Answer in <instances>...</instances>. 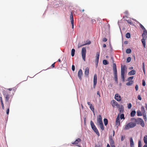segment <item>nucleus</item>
I'll return each instance as SVG.
<instances>
[{"instance_id":"nucleus-1","label":"nucleus","mask_w":147,"mask_h":147,"mask_svg":"<svg viewBox=\"0 0 147 147\" xmlns=\"http://www.w3.org/2000/svg\"><path fill=\"white\" fill-rule=\"evenodd\" d=\"M134 120L138 124H140L142 127H144V123L142 119L140 118L136 119L134 118H131V121H134Z\"/></svg>"},{"instance_id":"nucleus-2","label":"nucleus","mask_w":147,"mask_h":147,"mask_svg":"<svg viewBox=\"0 0 147 147\" xmlns=\"http://www.w3.org/2000/svg\"><path fill=\"white\" fill-rule=\"evenodd\" d=\"M136 123L133 122H130L125 125L124 129L125 130H127L130 128H133L136 126Z\"/></svg>"},{"instance_id":"nucleus-3","label":"nucleus","mask_w":147,"mask_h":147,"mask_svg":"<svg viewBox=\"0 0 147 147\" xmlns=\"http://www.w3.org/2000/svg\"><path fill=\"white\" fill-rule=\"evenodd\" d=\"M127 69L126 66L125 65H123L122 64L121 65V78L123 79V81L125 80L124 74L126 70Z\"/></svg>"},{"instance_id":"nucleus-4","label":"nucleus","mask_w":147,"mask_h":147,"mask_svg":"<svg viewBox=\"0 0 147 147\" xmlns=\"http://www.w3.org/2000/svg\"><path fill=\"white\" fill-rule=\"evenodd\" d=\"M90 125L92 129L96 134L98 136H100L99 133L97 129V128L96 127L94 123L92 121H91L90 122Z\"/></svg>"},{"instance_id":"nucleus-5","label":"nucleus","mask_w":147,"mask_h":147,"mask_svg":"<svg viewBox=\"0 0 147 147\" xmlns=\"http://www.w3.org/2000/svg\"><path fill=\"white\" fill-rule=\"evenodd\" d=\"M86 49L85 48L83 47L82 49V55L83 60L85 61L86 60Z\"/></svg>"},{"instance_id":"nucleus-6","label":"nucleus","mask_w":147,"mask_h":147,"mask_svg":"<svg viewBox=\"0 0 147 147\" xmlns=\"http://www.w3.org/2000/svg\"><path fill=\"white\" fill-rule=\"evenodd\" d=\"M3 95L5 97V101L7 102L8 101L10 97L9 93L7 91H4L3 92Z\"/></svg>"},{"instance_id":"nucleus-7","label":"nucleus","mask_w":147,"mask_h":147,"mask_svg":"<svg viewBox=\"0 0 147 147\" xmlns=\"http://www.w3.org/2000/svg\"><path fill=\"white\" fill-rule=\"evenodd\" d=\"M82 140L78 138L76 139L74 142H72V144L73 145H75L76 146H80L78 144L79 142H80Z\"/></svg>"},{"instance_id":"nucleus-8","label":"nucleus","mask_w":147,"mask_h":147,"mask_svg":"<svg viewBox=\"0 0 147 147\" xmlns=\"http://www.w3.org/2000/svg\"><path fill=\"white\" fill-rule=\"evenodd\" d=\"M97 82V77L96 74H95L93 78V87L94 88L96 86Z\"/></svg>"},{"instance_id":"nucleus-9","label":"nucleus","mask_w":147,"mask_h":147,"mask_svg":"<svg viewBox=\"0 0 147 147\" xmlns=\"http://www.w3.org/2000/svg\"><path fill=\"white\" fill-rule=\"evenodd\" d=\"M115 124L116 125L117 127H118L120 124L119 114L117 116Z\"/></svg>"},{"instance_id":"nucleus-10","label":"nucleus","mask_w":147,"mask_h":147,"mask_svg":"<svg viewBox=\"0 0 147 147\" xmlns=\"http://www.w3.org/2000/svg\"><path fill=\"white\" fill-rule=\"evenodd\" d=\"M97 123L99 125L102 123V117L100 115H98V117L97 119Z\"/></svg>"},{"instance_id":"nucleus-11","label":"nucleus","mask_w":147,"mask_h":147,"mask_svg":"<svg viewBox=\"0 0 147 147\" xmlns=\"http://www.w3.org/2000/svg\"><path fill=\"white\" fill-rule=\"evenodd\" d=\"M83 73L81 69H80L78 72V76L79 78L81 80L82 79V76Z\"/></svg>"},{"instance_id":"nucleus-12","label":"nucleus","mask_w":147,"mask_h":147,"mask_svg":"<svg viewBox=\"0 0 147 147\" xmlns=\"http://www.w3.org/2000/svg\"><path fill=\"white\" fill-rule=\"evenodd\" d=\"M70 17L71 19V23L72 25V28L73 29L74 27V18L72 15V12H71Z\"/></svg>"},{"instance_id":"nucleus-13","label":"nucleus","mask_w":147,"mask_h":147,"mask_svg":"<svg viewBox=\"0 0 147 147\" xmlns=\"http://www.w3.org/2000/svg\"><path fill=\"white\" fill-rule=\"evenodd\" d=\"M115 99L118 101H119L121 100V97L118 94H115Z\"/></svg>"},{"instance_id":"nucleus-14","label":"nucleus","mask_w":147,"mask_h":147,"mask_svg":"<svg viewBox=\"0 0 147 147\" xmlns=\"http://www.w3.org/2000/svg\"><path fill=\"white\" fill-rule=\"evenodd\" d=\"M142 38L146 39L147 37V32L146 30L143 31V33L142 35Z\"/></svg>"},{"instance_id":"nucleus-15","label":"nucleus","mask_w":147,"mask_h":147,"mask_svg":"<svg viewBox=\"0 0 147 147\" xmlns=\"http://www.w3.org/2000/svg\"><path fill=\"white\" fill-rule=\"evenodd\" d=\"M119 110L120 112L119 115L121 113H123L124 111V108L122 105L120 106L119 108Z\"/></svg>"},{"instance_id":"nucleus-16","label":"nucleus","mask_w":147,"mask_h":147,"mask_svg":"<svg viewBox=\"0 0 147 147\" xmlns=\"http://www.w3.org/2000/svg\"><path fill=\"white\" fill-rule=\"evenodd\" d=\"M91 42L90 41H88V42L87 43H84L83 44H80L79 43L78 45V48L82 46L85 45H90L91 44Z\"/></svg>"},{"instance_id":"nucleus-17","label":"nucleus","mask_w":147,"mask_h":147,"mask_svg":"<svg viewBox=\"0 0 147 147\" xmlns=\"http://www.w3.org/2000/svg\"><path fill=\"white\" fill-rule=\"evenodd\" d=\"M110 144L111 147H115L114 145V142L113 139H111V140H109Z\"/></svg>"},{"instance_id":"nucleus-18","label":"nucleus","mask_w":147,"mask_h":147,"mask_svg":"<svg viewBox=\"0 0 147 147\" xmlns=\"http://www.w3.org/2000/svg\"><path fill=\"white\" fill-rule=\"evenodd\" d=\"M99 56L100 53L98 52H97L96 53V59L95 60V62H97H97H98Z\"/></svg>"},{"instance_id":"nucleus-19","label":"nucleus","mask_w":147,"mask_h":147,"mask_svg":"<svg viewBox=\"0 0 147 147\" xmlns=\"http://www.w3.org/2000/svg\"><path fill=\"white\" fill-rule=\"evenodd\" d=\"M130 147H134V142L132 137L130 138Z\"/></svg>"},{"instance_id":"nucleus-20","label":"nucleus","mask_w":147,"mask_h":147,"mask_svg":"<svg viewBox=\"0 0 147 147\" xmlns=\"http://www.w3.org/2000/svg\"><path fill=\"white\" fill-rule=\"evenodd\" d=\"M89 69L88 67H86L85 69L84 72L85 75L86 76H88L89 74Z\"/></svg>"},{"instance_id":"nucleus-21","label":"nucleus","mask_w":147,"mask_h":147,"mask_svg":"<svg viewBox=\"0 0 147 147\" xmlns=\"http://www.w3.org/2000/svg\"><path fill=\"white\" fill-rule=\"evenodd\" d=\"M113 69L114 73L117 72L116 65L115 63H114L113 64Z\"/></svg>"},{"instance_id":"nucleus-22","label":"nucleus","mask_w":147,"mask_h":147,"mask_svg":"<svg viewBox=\"0 0 147 147\" xmlns=\"http://www.w3.org/2000/svg\"><path fill=\"white\" fill-rule=\"evenodd\" d=\"M111 102L112 103V105L113 107L117 105V102L114 100H112L111 101Z\"/></svg>"},{"instance_id":"nucleus-23","label":"nucleus","mask_w":147,"mask_h":147,"mask_svg":"<svg viewBox=\"0 0 147 147\" xmlns=\"http://www.w3.org/2000/svg\"><path fill=\"white\" fill-rule=\"evenodd\" d=\"M135 73L136 72L135 70H131L128 73V74L129 75H131L135 74Z\"/></svg>"},{"instance_id":"nucleus-24","label":"nucleus","mask_w":147,"mask_h":147,"mask_svg":"<svg viewBox=\"0 0 147 147\" xmlns=\"http://www.w3.org/2000/svg\"><path fill=\"white\" fill-rule=\"evenodd\" d=\"M146 39L142 38L141 40L142 42L144 48L145 47V40Z\"/></svg>"},{"instance_id":"nucleus-25","label":"nucleus","mask_w":147,"mask_h":147,"mask_svg":"<svg viewBox=\"0 0 147 147\" xmlns=\"http://www.w3.org/2000/svg\"><path fill=\"white\" fill-rule=\"evenodd\" d=\"M133 81H130L126 83V85L127 86H131L133 83Z\"/></svg>"},{"instance_id":"nucleus-26","label":"nucleus","mask_w":147,"mask_h":147,"mask_svg":"<svg viewBox=\"0 0 147 147\" xmlns=\"http://www.w3.org/2000/svg\"><path fill=\"white\" fill-rule=\"evenodd\" d=\"M114 75L115 78V81L117 82V72L114 73Z\"/></svg>"},{"instance_id":"nucleus-27","label":"nucleus","mask_w":147,"mask_h":147,"mask_svg":"<svg viewBox=\"0 0 147 147\" xmlns=\"http://www.w3.org/2000/svg\"><path fill=\"white\" fill-rule=\"evenodd\" d=\"M144 143L147 145V136L146 135L144 137Z\"/></svg>"},{"instance_id":"nucleus-28","label":"nucleus","mask_w":147,"mask_h":147,"mask_svg":"<svg viewBox=\"0 0 147 147\" xmlns=\"http://www.w3.org/2000/svg\"><path fill=\"white\" fill-rule=\"evenodd\" d=\"M136 113V112L135 111H133L131 113V116L132 117H134Z\"/></svg>"},{"instance_id":"nucleus-29","label":"nucleus","mask_w":147,"mask_h":147,"mask_svg":"<svg viewBox=\"0 0 147 147\" xmlns=\"http://www.w3.org/2000/svg\"><path fill=\"white\" fill-rule=\"evenodd\" d=\"M120 117L121 119H125L124 115L123 113H121V114H120Z\"/></svg>"},{"instance_id":"nucleus-30","label":"nucleus","mask_w":147,"mask_h":147,"mask_svg":"<svg viewBox=\"0 0 147 147\" xmlns=\"http://www.w3.org/2000/svg\"><path fill=\"white\" fill-rule=\"evenodd\" d=\"M103 120H104V122L105 125H107L108 124V121L107 119L106 118H105V119H104Z\"/></svg>"},{"instance_id":"nucleus-31","label":"nucleus","mask_w":147,"mask_h":147,"mask_svg":"<svg viewBox=\"0 0 147 147\" xmlns=\"http://www.w3.org/2000/svg\"><path fill=\"white\" fill-rule=\"evenodd\" d=\"M142 69L144 74H145V63L144 62H143L142 63Z\"/></svg>"},{"instance_id":"nucleus-32","label":"nucleus","mask_w":147,"mask_h":147,"mask_svg":"<svg viewBox=\"0 0 147 147\" xmlns=\"http://www.w3.org/2000/svg\"><path fill=\"white\" fill-rule=\"evenodd\" d=\"M75 52V50L73 49H72L71 51V55L72 57H73L74 55Z\"/></svg>"},{"instance_id":"nucleus-33","label":"nucleus","mask_w":147,"mask_h":147,"mask_svg":"<svg viewBox=\"0 0 147 147\" xmlns=\"http://www.w3.org/2000/svg\"><path fill=\"white\" fill-rule=\"evenodd\" d=\"M143 115L144 119L145 121H146V117L145 113H144V112H143Z\"/></svg>"},{"instance_id":"nucleus-34","label":"nucleus","mask_w":147,"mask_h":147,"mask_svg":"<svg viewBox=\"0 0 147 147\" xmlns=\"http://www.w3.org/2000/svg\"><path fill=\"white\" fill-rule=\"evenodd\" d=\"M103 63L105 65H106L108 64L109 63L106 60H104L103 61Z\"/></svg>"},{"instance_id":"nucleus-35","label":"nucleus","mask_w":147,"mask_h":147,"mask_svg":"<svg viewBox=\"0 0 147 147\" xmlns=\"http://www.w3.org/2000/svg\"><path fill=\"white\" fill-rule=\"evenodd\" d=\"M125 37L127 38H129L130 37V34L129 33H127L125 34Z\"/></svg>"},{"instance_id":"nucleus-36","label":"nucleus","mask_w":147,"mask_h":147,"mask_svg":"<svg viewBox=\"0 0 147 147\" xmlns=\"http://www.w3.org/2000/svg\"><path fill=\"white\" fill-rule=\"evenodd\" d=\"M100 125V128H101V129L102 130H104V126L103 125V123H102V124H99Z\"/></svg>"},{"instance_id":"nucleus-37","label":"nucleus","mask_w":147,"mask_h":147,"mask_svg":"<svg viewBox=\"0 0 147 147\" xmlns=\"http://www.w3.org/2000/svg\"><path fill=\"white\" fill-rule=\"evenodd\" d=\"M131 50L130 49H127L126 50V52L127 53H130L131 52Z\"/></svg>"},{"instance_id":"nucleus-38","label":"nucleus","mask_w":147,"mask_h":147,"mask_svg":"<svg viewBox=\"0 0 147 147\" xmlns=\"http://www.w3.org/2000/svg\"><path fill=\"white\" fill-rule=\"evenodd\" d=\"M90 108L91 110L93 112H94V106L92 105H91L90 107Z\"/></svg>"},{"instance_id":"nucleus-39","label":"nucleus","mask_w":147,"mask_h":147,"mask_svg":"<svg viewBox=\"0 0 147 147\" xmlns=\"http://www.w3.org/2000/svg\"><path fill=\"white\" fill-rule=\"evenodd\" d=\"M139 26L141 28L144 30H146L145 28L144 27V26L141 24H140Z\"/></svg>"},{"instance_id":"nucleus-40","label":"nucleus","mask_w":147,"mask_h":147,"mask_svg":"<svg viewBox=\"0 0 147 147\" xmlns=\"http://www.w3.org/2000/svg\"><path fill=\"white\" fill-rule=\"evenodd\" d=\"M137 115L138 116H142V114L141 111H137Z\"/></svg>"},{"instance_id":"nucleus-41","label":"nucleus","mask_w":147,"mask_h":147,"mask_svg":"<svg viewBox=\"0 0 147 147\" xmlns=\"http://www.w3.org/2000/svg\"><path fill=\"white\" fill-rule=\"evenodd\" d=\"M131 58L130 57H127V63L131 61Z\"/></svg>"},{"instance_id":"nucleus-42","label":"nucleus","mask_w":147,"mask_h":147,"mask_svg":"<svg viewBox=\"0 0 147 147\" xmlns=\"http://www.w3.org/2000/svg\"><path fill=\"white\" fill-rule=\"evenodd\" d=\"M141 142L140 140H139L138 142V147H141Z\"/></svg>"},{"instance_id":"nucleus-43","label":"nucleus","mask_w":147,"mask_h":147,"mask_svg":"<svg viewBox=\"0 0 147 147\" xmlns=\"http://www.w3.org/2000/svg\"><path fill=\"white\" fill-rule=\"evenodd\" d=\"M132 105L131 103H130L127 104V107L129 109H130Z\"/></svg>"},{"instance_id":"nucleus-44","label":"nucleus","mask_w":147,"mask_h":147,"mask_svg":"<svg viewBox=\"0 0 147 147\" xmlns=\"http://www.w3.org/2000/svg\"><path fill=\"white\" fill-rule=\"evenodd\" d=\"M141 109V111L143 112H143H144V113H145V109L143 106L142 107Z\"/></svg>"},{"instance_id":"nucleus-45","label":"nucleus","mask_w":147,"mask_h":147,"mask_svg":"<svg viewBox=\"0 0 147 147\" xmlns=\"http://www.w3.org/2000/svg\"><path fill=\"white\" fill-rule=\"evenodd\" d=\"M127 23L128 24H130L131 25H133V24L132 23V22L131 21V20H127Z\"/></svg>"},{"instance_id":"nucleus-46","label":"nucleus","mask_w":147,"mask_h":147,"mask_svg":"<svg viewBox=\"0 0 147 147\" xmlns=\"http://www.w3.org/2000/svg\"><path fill=\"white\" fill-rule=\"evenodd\" d=\"M10 104V103H9V107L7 109V111H6V113H7V114L8 115L9 114V108Z\"/></svg>"},{"instance_id":"nucleus-47","label":"nucleus","mask_w":147,"mask_h":147,"mask_svg":"<svg viewBox=\"0 0 147 147\" xmlns=\"http://www.w3.org/2000/svg\"><path fill=\"white\" fill-rule=\"evenodd\" d=\"M1 105H2V108L4 110L5 109V107H4V106L3 102H1Z\"/></svg>"},{"instance_id":"nucleus-48","label":"nucleus","mask_w":147,"mask_h":147,"mask_svg":"<svg viewBox=\"0 0 147 147\" xmlns=\"http://www.w3.org/2000/svg\"><path fill=\"white\" fill-rule=\"evenodd\" d=\"M133 76H131L128 78L127 80L128 81H130V80H131L133 78Z\"/></svg>"},{"instance_id":"nucleus-49","label":"nucleus","mask_w":147,"mask_h":147,"mask_svg":"<svg viewBox=\"0 0 147 147\" xmlns=\"http://www.w3.org/2000/svg\"><path fill=\"white\" fill-rule=\"evenodd\" d=\"M142 85L143 86H145V85H146V83H145V81L143 80H142Z\"/></svg>"},{"instance_id":"nucleus-50","label":"nucleus","mask_w":147,"mask_h":147,"mask_svg":"<svg viewBox=\"0 0 147 147\" xmlns=\"http://www.w3.org/2000/svg\"><path fill=\"white\" fill-rule=\"evenodd\" d=\"M72 69L73 71H74L75 69V67L74 65H73L72 66Z\"/></svg>"},{"instance_id":"nucleus-51","label":"nucleus","mask_w":147,"mask_h":147,"mask_svg":"<svg viewBox=\"0 0 147 147\" xmlns=\"http://www.w3.org/2000/svg\"><path fill=\"white\" fill-rule=\"evenodd\" d=\"M135 90L137 91L138 90V85H136L135 86Z\"/></svg>"},{"instance_id":"nucleus-52","label":"nucleus","mask_w":147,"mask_h":147,"mask_svg":"<svg viewBox=\"0 0 147 147\" xmlns=\"http://www.w3.org/2000/svg\"><path fill=\"white\" fill-rule=\"evenodd\" d=\"M138 99L139 100H141L142 99L141 96L140 95H139L138 96Z\"/></svg>"},{"instance_id":"nucleus-53","label":"nucleus","mask_w":147,"mask_h":147,"mask_svg":"<svg viewBox=\"0 0 147 147\" xmlns=\"http://www.w3.org/2000/svg\"><path fill=\"white\" fill-rule=\"evenodd\" d=\"M107 39L105 38H104L102 39V41L103 42H106L107 41Z\"/></svg>"},{"instance_id":"nucleus-54","label":"nucleus","mask_w":147,"mask_h":147,"mask_svg":"<svg viewBox=\"0 0 147 147\" xmlns=\"http://www.w3.org/2000/svg\"><path fill=\"white\" fill-rule=\"evenodd\" d=\"M125 138V136L123 137V136H122L121 137V141H123L124 140V138Z\"/></svg>"},{"instance_id":"nucleus-55","label":"nucleus","mask_w":147,"mask_h":147,"mask_svg":"<svg viewBox=\"0 0 147 147\" xmlns=\"http://www.w3.org/2000/svg\"><path fill=\"white\" fill-rule=\"evenodd\" d=\"M87 104L88 105H89L90 107L92 105V104L89 102H87Z\"/></svg>"},{"instance_id":"nucleus-56","label":"nucleus","mask_w":147,"mask_h":147,"mask_svg":"<svg viewBox=\"0 0 147 147\" xmlns=\"http://www.w3.org/2000/svg\"><path fill=\"white\" fill-rule=\"evenodd\" d=\"M0 101H1V102H3V99H2V97L1 96L0 97Z\"/></svg>"},{"instance_id":"nucleus-57","label":"nucleus","mask_w":147,"mask_h":147,"mask_svg":"<svg viewBox=\"0 0 147 147\" xmlns=\"http://www.w3.org/2000/svg\"><path fill=\"white\" fill-rule=\"evenodd\" d=\"M124 44L125 45H126L128 43V41H125L124 42Z\"/></svg>"},{"instance_id":"nucleus-58","label":"nucleus","mask_w":147,"mask_h":147,"mask_svg":"<svg viewBox=\"0 0 147 147\" xmlns=\"http://www.w3.org/2000/svg\"><path fill=\"white\" fill-rule=\"evenodd\" d=\"M116 106L117 107L119 108L121 106L119 105V104H118L117 103V105H116Z\"/></svg>"},{"instance_id":"nucleus-59","label":"nucleus","mask_w":147,"mask_h":147,"mask_svg":"<svg viewBox=\"0 0 147 147\" xmlns=\"http://www.w3.org/2000/svg\"><path fill=\"white\" fill-rule=\"evenodd\" d=\"M55 63H53L52 65H51V66L53 67H55Z\"/></svg>"},{"instance_id":"nucleus-60","label":"nucleus","mask_w":147,"mask_h":147,"mask_svg":"<svg viewBox=\"0 0 147 147\" xmlns=\"http://www.w3.org/2000/svg\"><path fill=\"white\" fill-rule=\"evenodd\" d=\"M97 95H99V97H100V92L99 91H98L97 92Z\"/></svg>"},{"instance_id":"nucleus-61","label":"nucleus","mask_w":147,"mask_h":147,"mask_svg":"<svg viewBox=\"0 0 147 147\" xmlns=\"http://www.w3.org/2000/svg\"><path fill=\"white\" fill-rule=\"evenodd\" d=\"M95 63H96V67H97L98 66V62H97H97H95Z\"/></svg>"},{"instance_id":"nucleus-62","label":"nucleus","mask_w":147,"mask_h":147,"mask_svg":"<svg viewBox=\"0 0 147 147\" xmlns=\"http://www.w3.org/2000/svg\"><path fill=\"white\" fill-rule=\"evenodd\" d=\"M103 47L104 48H105L106 47V45L105 44H104L103 45Z\"/></svg>"},{"instance_id":"nucleus-63","label":"nucleus","mask_w":147,"mask_h":147,"mask_svg":"<svg viewBox=\"0 0 147 147\" xmlns=\"http://www.w3.org/2000/svg\"><path fill=\"white\" fill-rule=\"evenodd\" d=\"M115 134V131L114 130H113V137H114V136Z\"/></svg>"},{"instance_id":"nucleus-64","label":"nucleus","mask_w":147,"mask_h":147,"mask_svg":"<svg viewBox=\"0 0 147 147\" xmlns=\"http://www.w3.org/2000/svg\"><path fill=\"white\" fill-rule=\"evenodd\" d=\"M113 139V137L112 136H111L109 137V140H111V139Z\"/></svg>"}]
</instances>
